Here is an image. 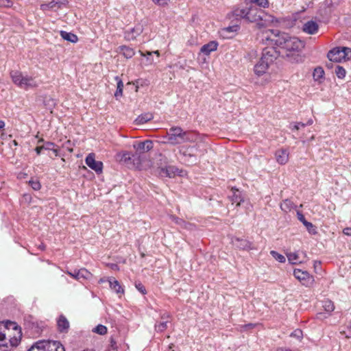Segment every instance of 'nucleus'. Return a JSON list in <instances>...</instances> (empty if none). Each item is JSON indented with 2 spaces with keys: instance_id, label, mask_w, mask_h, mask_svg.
Returning <instances> with one entry per match:
<instances>
[{
  "instance_id": "1",
  "label": "nucleus",
  "mask_w": 351,
  "mask_h": 351,
  "mask_svg": "<svg viewBox=\"0 0 351 351\" xmlns=\"http://www.w3.org/2000/svg\"><path fill=\"white\" fill-rule=\"evenodd\" d=\"M273 38L269 40L279 47L285 53L288 60L291 63H298L303 61L301 55L302 50L304 47V43L296 37H291L285 32H280L278 29L270 30ZM269 40V38H267Z\"/></svg>"
},
{
  "instance_id": "2",
  "label": "nucleus",
  "mask_w": 351,
  "mask_h": 351,
  "mask_svg": "<svg viewBox=\"0 0 351 351\" xmlns=\"http://www.w3.org/2000/svg\"><path fill=\"white\" fill-rule=\"evenodd\" d=\"M232 14L235 17L243 19L247 23H256L259 29L267 27L274 21L271 15L267 14L261 8L252 3L247 5L245 4L244 8L234 9Z\"/></svg>"
},
{
  "instance_id": "3",
  "label": "nucleus",
  "mask_w": 351,
  "mask_h": 351,
  "mask_svg": "<svg viewBox=\"0 0 351 351\" xmlns=\"http://www.w3.org/2000/svg\"><path fill=\"white\" fill-rule=\"evenodd\" d=\"M195 140V134L189 131H184L180 127H171L167 132L168 143L173 145L187 142L192 143Z\"/></svg>"
},
{
  "instance_id": "4",
  "label": "nucleus",
  "mask_w": 351,
  "mask_h": 351,
  "mask_svg": "<svg viewBox=\"0 0 351 351\" xmlns=\"http://www.w3.org/2000/svg\"><path fill=\"white\" fill-rule=\"evenodd\" d=\"M10 75L13 83L22 89L28 90L38 86L34 77L24 75L19 71H11Z\"/></svg>"
},
{
  "instance_id": "5",
  "label": "nucleus",
  "mask_w": 351,
  "mask_h": 351,
  "mask_svg": "<svg viewBox=\"0 0 351 351\" xmlns=\"http://www.w3.org/2000/svg\"><path fill=\"white\" fill-rule=\"evenodd\" d=\"M197 150L195 146L182 145L179 147L180 160L187 166H193L199 162V160L195 152Z\"/></svg>"
},
{
  "instance_id": "6",
  "label": "nucleus",
  "mask_w": 351,
  "mask_h": 351,
  "mask_svg": "<svg viewBox=\"0 0 351 351\" xmlns=\"http://www.w3.org/2000/svg\"><path fill=\"white\" fill-rule=\"evenodd\" d=\"M27 351H65V349L58 341H40L34 343Z\"/></svg>"
},
{
  "instance_id": "7",
  "label": "nucleus",
  "mask_w": 351,
  "mask_h": 351,
  "mask_svg": "<svg viewBox=\"0 0 351 351\" xmlns=\"http://www.w3.org/2000/svg\"><path fill=\"white\" fill-rule=\"evenodd\" d=\"M293 275L303 285L306 287L311 286L314 281L313 276L306 271L295 269L293 271Z\"/></svg>"
},
{
  "instance_id": "8",
  "label": "nucleus",
  "mask_w": 351,
  "mask_h": 351,
  "mask_svg": "<svg viewBox=\"0 0 351 351\" xmlns=\"http://www.w3.org/2000/svg\"><path fill=\"white\" fill-rule=\"evenodd\" d=\"M279 52L277 51L276 48L271 47H265L263 50L261 59L266 62L267 64L271 65L278 57Z\"/></svg>"
},
{
  "instance_id": "9",
  "label": "nucleus",
  "mask_w": 351,
  "mask_h": 351,
  "mask_svg": "<svg viewBox=\"0 0 351 351\" xmlns=\"http://www.w3.org/2000/svg\"><path fill=\"white\" fill-rule=\"evenodd\" d=\"M2 328L4 330H7L8 332H9L10 329L16 331V334L14 336V340L15 341V344H17L18 341L21 339L22 336L21 328L18 326V324L14 322L6 321L5 324L0 323V330H2Z\"/></svg>"
},
{
  "instance_id": "10",
  "label": "nucleus",
  "mask_w": 351,
  "mask_h": 351,
  "mask_svg": "<svg viewBox=\"0 0 351 351\" xmlns=\"http://www.w3.org/2000/svg\"><path fill=\"white\" fill-rule=\"evenodd\" d=\"M95 155L93 153L89 154L86 158V164L97 173L102 172L103 163L101 161L95 160Z\"/></svg>"
},
{
  "instance_id": "11",
  "label": "nucleus",
  "mask_w": 351,
  "mask_h": 351,
  "mask_svg": "<svg viewBox=\"0 0 351 351\" xmlns=\"http://www.w3.org/2000/svg\"><path fill=\"white\" fill-rule=\"evenodd\" d=\"M133 147L136 154H141L150 151L153 148V141L145 140L144 141L135 142Z\"/></svg>"
},
{
  "instance_id": "12",
  "label": "nucleus",
  "mask_w": 351,
  "mask_h": 351,
  "mask_svg": "<svg viewBox=\"0 0 351 351\" xmlns=\"http://www.w3.org/2000/svg\"><path fill=\"white\" fill-rule=\"evenodd\" d=\"M68 3V0H52L48 3L41 4L40 10L43 11H47L49 10H56L66 6Z\"/></svg>"
},
{
  "instance_id": "13",
  "label": "nucleus",
  "mask_w": 351,
  "mask_h": 351,
  "mask_svg": "<svg viewBox=\"0 0 351 351\" xmlns=\"http://www.w3.org/2000/svg\"><path fill=\"white\" fill-rule=\"evenodd\" d=\"M343 47H336L328 53V58L330 62H339L343 60Z\"/></svg>"
},
{
  "instance_id": "14",
  "label": "nucleus",
  "mask_w": 351,
  "mask_h": 351,
  "mask_svg": "<svg viewBox=\"0 0 351 351\" xmlns=\"http://www.w3.org/2000/svg\"><path fill=\"white\" fill-rule=\"evenodd\" d=\"M232 243L239 250H250L254 248L252 246L251 242L244 239L234 238L232 239Z\"/></svg>"
},
{
  "instance_id": "15",
  "label": "nucleus",
  "mask_w": 351,
  "mask_h": 351,
  "mask_svg": "<svg viewBox=\"0 0 351 351\" xmlns=\"http://www.w3.org/2000/svg\"><path fill=\"white\" fill-rule=\"evenodd\" d=\"M55 147H56L55 143H53L52 142H46L41 146H37L35 148V151L38 155H40L41 153V151L43 149L51 150L54 153L55 156H57L58 155V149L55 148Z\"/></svg>"
},
{
  "instance_id": "16",
  "label": "nucleus",
  "mask_w": 351,
  "mask_h": 351,
  "mask_svg": "<svg viewBox=\"0 0 351 351\" xmlns=\"http://www.w3.org/2000/svg\"><path fill=\"white\" fill-rule=\"evenodd\" d=\"M270 65L266 62L263 60L261 58L257 64L254 66V73L258 76H261L265 74Z\"/></svg>"
},
{
  "instance_id": "17",
  "label": "nucleus",
  "mask_w": 351,
  "mask_h": 351,
  "mask_svg": "<svg viewBox=\"0 0 351 351\" xmlns=\"http://www.w3.org/2000/svg\"><path fill=\"white\" fill-rule=\"evenodd\" d=\"M276 161L280 165L286 164L289 160V152L287 149H280L276 152Z\"/></svg>"
},
{
  "instance_id": "18",
  "label": "nucleus",
  "mask_w": 351,
  "mask_h": 351,
  "mask_svg": "<svg viewBox=\"0 0 351 351\" xmlns=\"http://www.w3.org/2000/svg\"><path fill=\"white\" fill-rule=\"evenodd\" d=\"M318 24L313 21H308L303 25L302 30L308 34H315L318 31Z\"/></svg>"
},
{
  "instance_id": "19",
  "label": "nucleus",
  "mask_w": 351,
  "mask_h": 351,
  "mask_svg": "<svg viewBox=\"0 0 351 351\" xmlns=\"http://www.w3.org/2000/svg\"><path fill=\"white\" fill-rule=\"evenodd\" d=\"M218 43L217 41H210L208 43L204 45L201 49L200 52L208 56L211 52L217 50Z\"/></svg>"
},
{
  "instance_id": "20",
  "label": "nucleus",
  "mask_w": 351,
  "mask_h": 351,
  "mask_svg": "<svg viewBox=\"0 0 351 351\" xmlns=\"http://www.w3.org/2000/svg\"><path fill=\"white\" fill-rule=\"evenodd\" d=\"M58 328L60 332H67L69 328V322L65 316L61 315L57 321Z\"/></svg>"
},
{
  "instance_id": "21",
  "label": "nucleus",
  "mask_w": 351,
  "mask_h": 351,
  "mask_svg": "<svg viewBox=\"0 0 351 351\" xmlns=\"http://www.w3.org/2000/svg\"><path fill=\"white\" fill-rule=\"evenodd\" d=\"M132 156H134V155H132ZM116 159L121 163L130 165L132 162V154L128 152H119L117 154Z\"/></svg>"
},
{
  "instance_id": "22",
  "label": "nucleus",
  "mask_w": 351,
  "mask_h": 351,
  "mask_svg": "<svg viewBox=\"0 0 351 351\" xmlns=\"http://www.w3.org/2000/svg\"><path fill=\"white\" fill-rule=\"evenodd\" d=\"M298 219L300 221H301L306 228L307 230L309 233L315 234L317 233V231L313 225L312 223L307 221L305 219V217L303 214H302L300 212L297 213Z\"/></svg>"
},
{
  "instance_id": "23",
  "label": "nucleus",
  "mask_w": 351,
  "mask_h": 351,
  "mask_svg": "<svg viewBox=\"0 0 351 351\" xmlns=\"http://www.w3.org/2000/svg\"><path fill=\"white\" fill-rule=\"evenodd\" d=\"M178 171V169L174 166H168L165 168H162L160 171V175L162 177H173Z\"/></svg>"
},
{
  "instance_id": "24",
  "label": "nucleus",
  "mask_w": 351,
  "mask_h": 351,
  "mask_svg": "<svg viewBox=\"0 0 351 351\" xmlns=\"http://www.w3.org/2000/svg\"><path fill=\"white\" fill-rule=\"evenodd\" d=\"M108 281L110 284V287L113 289L117 293H123L124 290L120 285L119 282L114 278H108Z\"/></svg>"
},
{
  "instance_id": "25",
  "label": "nucleus",
  "mask_w": 351,
  "mask_h": 351,
  "mask_svg": "<svg viewBox=\"0 0 351 351\" xmlns=\"http://www.w3.org/2000/svg\"><path fill=\"white\" fill-rule=\"evenodd\" d=\"M60 34L64 40L69 41L72 43H75L78 40L77 35L73 33L67 32L66 31H60Z\"/></svg>"
},
{
  "instance_id": "26",
  "label": "nucleus",
  "mask_w": 351,
  "mask_h": 351,
  "mask_svg": "<svg viewBox=\"0 0 351 351\" xmlns=\"http://www.w3.org/2000/svg\"><path fill=\"white\" fill-rule=\"evenodd\" d=\"M232 195L230 197L232 204L236 203L237 206H239L243 199L241 195V192L234 188L232 189Z\"/></svg>"
},
{
  "instance_id": "27",
  "label": "nucleus",
  "mask_w": 351,
  "mask_h": 351,
  "mask_svg": "<svg viewBox=\"0 0 351 351\" xmlns=\"http://www.w3.org/2000/svg\"><path fill=\"white\" fill-rule=\"evenodd\" d=\"M76 274L78 276V280H88L92 277V274L85 268L78 269Z\"/></svg>"
},
{
  "instance_id": "28",
  "label": "nucleus",
  "mask_w": 351,
  "mask_h": 351,
  "mask_svg": "<svg viewBox=\"0 0 351 351\" xmlns=\"http://www.w3.org/2000/svg\"><path fill=\"white\" fill-rule=\"evenodd\" d=\"M245 3L247 5L248 4L256 5L258 8H267L269 6L268 0H245Z\"/></svg>"
},
{
  "instance_id": "29",
  "label": "nucleus",
  "mask_w": 351,
  "mask_h": 351,
  "mask_svg": "<svg viewBox=\"0 0 351 351\" xmlns=\"http://www.w3.org/2000/svg\"><path fill=\"white\" fill-rule=\"evenodd\" d=\"M154 118L152 114L151 113H145L139 115L135 120L136 124H143L147 123V121L152 120Z\"/></svg>"
},
{
  "instance_id": "30",
  "label": "nucleus",
  "mask_w": 351,
  "mask_h": 351,
  "mask_svg": "<svg viewBox=\"0 0 351 351\" xmlns=\"http://www.w3.org/2000/svg\"><path fill=\"white\" fill-rule=\"evenodd\" d=\"M120 52L126 58H131L134 55V51L132 48H130L127 46H121L120 47Z\"/></svg>"
},
{
  "instance_id": "31",
  "label": "nucleus",
  "mask_w": 351,
  "mask_h": 351,
  "mask_svg": "<svg viewBox=\"0 0 351 351\" xmlns=\"http://www.w3.org/2000/svg\"><path fill=\"white\" fill-rule=\"evenodd\" d=\"M115 80L117 82V90L114 93V97L118 98L119 97H121L123 94V83L122 80L118 77H115Z\"/></svg>"
},
{
  "instance_id": "32",
  "label": "nucleus",
  "mask_w": 351,
  "mask_h": 351,
  "mask_svg": "<svg viewBox=\"0 0 351 351\" xmlns=\"http://www.w3.org/2000/svg\"><path fill=\"white\" fill-rule=\"evenodd\" d=\"M168 322H169V320H165V321H161L160 322L156 323V324H155L156 331L160 332L165 331L167 328Z\"/></svg>"
},
{
  "instance_id": "33",
  "label": "nucleus",
  "mask_w": 351,
  "mask_h": 351,
  "mask_svg": "<svg viewBox=\"0 0 351 351\" xmlns=\"http://www.w3.org/2000/svg\"><path fill=\"white\" fill-rule=\"evenodd\" d=\"M293 207V203L289 199H285L283 201V202L280 204V208L282 210L285 212L290 211Z\"/></svg>"
},
{
  "instance_id": "34",
  "label": "nucleus",
  "mask_w": 351,
  "mask_h": 351,
  "mask_svg": "<svg viewBox=\"0 0 351 351\" xmlns=\"http://www.w3.org/2000/svg\"><path fill=\"white\" fill-rule=\"evenodd\" d=\"M335 73L339 78L343 79L346 76V71L343 67L339 65H336L335 68Z\"/></svg>"
},
{
  "instance_id": "35",
  "label": "nucleus",
  "mask_w": 351,
  "mask_h": 351,
  "mask_svg": "<svg viewBox=\"0 0 351 351\" xmlns=\"http://www.w3.org/2000/svg\"><path fill=\"white\" fill-rule=\"evenodd\" d=\"M324 75V71L322 67L319 66L314 69L313 77L315 80H317L322 78Z\"/></svg>"
},
{
  "instance_id": "36",
  "label": "nucleus",
  "mask_w": 351,
  "mask_h": 351,
  "mask_svg": "<svg viewBox=\"0 0 351 351\" xmlns=\"http://www.w3.org/2000/svg\"><path fill=\"white\" fill-rule=\"evenodd\" d=\"M170 219H171L172 221H173L175 223L182 226V227H184V228H186V226H187V223L184 221L183 219L178 217H176L174 215H171L170 216Z\"/></svg>"
},
{
  "instance_id": "37",
  "label": "nucleus",
  "mask_w": 351,
  "mask_h": 351,
  "mask_svg": "<svg viewBox=\"0 0 351 351\" xmlns=\"http://www.w3.org/2000/svg\"><path fill=\"white\" fill-rule=\"evenodd\" d=\"M270 254L276 261H278L280 263H285L286 261V258L283 255L279 254L278 252L274 250H271L270 252Z\"/></svg>"
},
{
  "instance_id": "38",
  "label": "nucleus",
  "mask_w": 351,
  "mask_h": 351,
  "mask_svg": "<svg viewBox=\"0 0 351 351\" xmlns=\"http://www.w3.org/2000/svg\"><path fill=\"white\" fill-rule=\"evenodd\" d=\"M93 332L99 334V335H105L107 333V328L101 324L97 326L93 330Z\"/></svg>"
},
{
  "instance_id": "39",
  "label": "nucleus",
  "mask_w": 351,
  "mask_h": 351,
  "mask_svg": "<svg viewBox=\"0 0 351 351\" xmlns=\"http://www.w3.org/2000/svg\"><path fill=\"white\" fill-rule=\"evenodd\" d=\"M132 32L135 35L136 38L143 32V27L141 24L136 25L134 27L130 29Z\"/></svg>"
},
{
  "instance_id": "40",
  "label": "nucleus",
  "mask_w": 351,
  "mask_h": 351,
  "mask_svg": "<svg viewBox=\"0 0 351 351\" xmlns=\"http://www.w3.org/2000/svg\"><path fill=\"white\" fill-rule=\"evenodd\" d=\"M323 307L324 308V310L327 312H332L335 309L334 304L332 301L330 300H326L324 302Z\"/></svg>"
},
{
  "instance_id": "41",
  "label": "nucleus",
  "mask_w": 351,
  "mask_h": 351,
  "mask_svg": "<svg viewBox=\"0 0 351 351\" xmlns=\"http://www.w3.org/2000/svg\"><path fill=\"white\" fill-rule=\"evenodd\" d=\"M343 60H349L351 59V49L348 47H343Z\"/></svg>"
},
{
  "instance_id": "42",
  "label": "nucleus",
  "mask_w": 351,
  "mask_h": 351,
  "mask_svg": "<svg viewBox=\"0 0 351 351\" xmlns=\"http://www.w3.org/2000/svg\"><path fill=\"white\" fill-rule=\"evenodd\" d=\"M289 261L292 264H295L298 259V256L295 253H289L287 254Z\"/></svg>"
},
{
  "instance_id": "43",
  "label": "nucleus",
  "mask_w": 351,
  "mask_h": 351,
  "mask_svg": "<svg viewBox=\"0 0 351 351\" xmlns=\"http://www.w3.org/2000/svg\"><path fill=\"white\" fill-rule=\"evenodd\" d=\"M12 5L11 0H0V8H11Z\"/></svg>"
},
{
  "instance_id": "44",
  "label": "nucleus",
  "mask_w": 351,
  "mask_h": 351,
  "mask_svg": "<svg viewBox=\"0 0 351 351\" xmlns=\"http://www.w3.org/2000/svg\"><path fill=\"white\" fill-rule=\"evenodd\" d=\"M29 184L32 187V189L35 191L39 190L41 187L40 182L37 180H30Z\"/></svg>"
},
{
  "instance_id": "45",
  "label": "nucleus",
  "mask_w": 351,
  "mask_h": 351,
  "mask_svg": "<svg viewBox=\"0 0 351 351\" xmlns=\"http://www.w3.org/2000/svg\"><path fill=\"white\" fill-rule=\"evenodd\" d=\"M125 38L128 40H133L136 39V36L130 29L125 32Z\"/></svg>"
},
{
  "instance_id": "46",
  "label": "nucleus",
  "mask_w": 351,
  "mask_h": 351,
  "mask_svg": "<svg viewBox=\"0 0 351 351\" xmlns=\"http://www.w3.org/2000/svg\"><path fill=\"white\" fill-rule=\"evenodd\" d=\"M291 336L300 339L302 337V331L300 329H296L291 334Z\"/></svg>"
},
{
  "instance_id": "47",
  "label": "nucleus",
  "mask_w": 351,
  "mask_h": 351,
  "mask_svg": "<svg viewBox=\"0 0 351 351\" xmlns=\"http://www.w3.org/2000/svg\"><path fill=\"white\" fill-rule=\"evenodd\" d=\"M135 287L141 293L145 294L147 293L145 287L142 285V283L136 282Z\"/></svg>"
},
{
  "instance_id": "48",
  "label": "nucleus",
  "mask_w": 351,
  "mask_h": 351,
  "mask_svg": "<svg viewBox=\"0 0 351 351\" xmlns=\"http://www.w3.org/2000/svg\"><path fill=\"white\" fill-rule=\"evenodd\" d=\"M152 1L158 5L164 6L168 4L169 0H152Z\"/></svg>"
},
{
  "instance_id": "49",
  "label": "nucleus",
  "mask_w": 351,
  "mask_h": 351,
  "mask_svg": "<svg viewBox=\"0 0 351 351\" xmlns=\"http://www.w3.org/2000/svg\"><path fill=\"white\" fill-rule=\"evenodd\" d=\"M170 318H171V315L168 313H164L160 316V319H161L162 321H165V320H169V321Z\"/></svg>"
},
{
  "instance_id": "50",
  "label": "nucleus",
  "mask_w": 351,
  "mask_h": 351,
  "mask_svg": "<svg viewBox=\"0 0 351 351\" xmlns=\"http://www.w3.org/2000/svg\"><path fill=\"white\" fill-rule=\"evenodd\" d=\"M5 330L4 329L3 331L0 330V342H3L6 339L7 334L5 332Z\"/></svg>"
},
{
  "instance_id": "51",
  "label": "nucleus",
  "mask_w": 351,
  "mask_h": 351,
  "mask_svg": "<svg viewBox=\"0 0 351 351\" xmlns=\"http://www.w3.org/2000/svg\"><path fill=\"white\" fill-rule=\"evenodd\" d=\"M300 122L293 123L291 124V126L290 128L292 130H298L300 129Z\"/></svg>"
},
{
  "instance_id": "52",
  "label": "nucleus",
  "mask_w": 351,
  "mask_h": 351,
  "mask_svg": "<svg viewBox=\"0 0 351 351\" xmlns=\"http://www.w3.org/2000/svg\"><path fill=\"white\" fill-rule=\"evenodd\" d=\"M77 272V270L75 269L73 272L67 271L66 274H68L69 276L78 280V276H77L76 274Z\"/></svg>"
},
{
  "instance_id": "53",
  "label": "nucleus",
  "mask_w": 351,
  "mask_h": 351,
  "mask_svg": "<svg viewBox=\"0 0 351 351\" xmlns=\"http://www.w3.org/2000/svg\"><path fill=\"white\" fill-rule=\"evenodd\" d=\"M139 53H141V56L146 57V56H152L153 54V51H146L145 52H143L142 51H139Z\"/></svg>"
},
{
  "instance_id": "54",
  "label": "nucleus",
  "mask_w": 351,
  "mask_h": 351,
  "mask_svg": "<svg viewBox=\"0 0 351 351\" xmlns=\"http://www.w3.org/2000/svg\"><path fill=\"white\" fill-rule=\"evenodd\" d=\"M343 232L347 236H351V228H346L343 229Z\"/></svg>"
},
{
  "instance_id": "55",
  "label": "nucleus",
  "mask_w": 351,
  "mask_h": 351,
  "mask_svg": "<svg viewBox=\"0 0 351 351\" xmlns=\"http://www.w3.org/2000/svg\"><path fill=\"white\" fill-rule=\"evenodd\" d=\"M238 29V26H231V27H227V31L228 32H233V31H237Z\"/></svg>"
},
{
  "instance_id": "56",
  "label": "nucleus",
  "mask_w": 351,
  "mask_h": 351,
  "mask_svg": "<svg viewBox=\"0 0 351 351\" xmlns=\"http://www.w3.org/2000/svg\"><path fill=\"white\" fill-rule=\"evenodd\" d=\"M110 267L113 270H118L119 269V266L117 264H112Z\"/></svg>"
},
{
  "instance_id": "57",
  "label": "nucleus",
  "mask_w": 351,
  "mask_h": 351,
  "mask_svg": "<svg viewBox=\"0 0 351 351\" xmlns=\"http://www.w3.org/2000/svg\"><path fill=\"white\" fill-rule=\"evenodd\" d=\"M108 351H117V347L114 344H112L111 348L108 349Z\"/></svg>"
},
{
  "instance_id": "58",
  "label": "nucleus",
  "mask_w": 351,
  "mask_h": 351,
  "mask_svg": "<svg viewBox=\"0 0 351 351\" xmlns=\"http://www.w3.org/2000/svg\"><path fill=\"white\" fill-rule=\"evenodd\" d=\"M5 125V123L3 121L0 120V130L3 129Z\"/></svg>"
},
{
  "instance_id": "59",
  "label": "nucleus",
  "mask_w": 351,
  "mask_h": 351,
  "mask_svg": "<svg viewBox=\"0 0 351 351\" xmlns=\"http://www.w3.org/2000/svg\"><path fill=\"white\" fill-rule=\"evenodd\" d=\"M146 57H147V61L149 62V64H152L154 62V60L151 58V56H146Z\"/></svg>"
},
{
  "instance_id": "60",
  "label": "nucleus",
  "mask_w": 351,
  "mask_h": 351,
  "mask_svg": "<svg viewBox=\"0 0 351 351\" xmlns=\"http://www.w3.org/2000/svg\"><path fill=\"white\" fill-rule=\"evenodd\" d=\"M332 4H338L340 2V0H330Z\"/></svg>"
},
{
  "instance_id": "61",
  "label": "nucleus",
  "mask_w": 351,
  "mask_h": 351,
  "mask_svg": "<svg viewBox=\"0 0 351 351\" xmlns=\"http://www.w3.org/2000/svg\"><path fill=\"white\" fill-rule=\"evenodd\" d=\"M313 123V120L312 119H309L307 123H306V125H312Z\"/></svg>"
},
{
  "instance_id": "62",
  "label": "nucleus",
  "mask_w": 351,
  "mask_h": 351,
  "mask_svg": "<svg viewBox=\"0 0 351 351\" xmlns=\"http://www.w3.org/2000/svg\"><path fill=\"white\" fill-rule=\"evenodd\" d=\"M153 53L156 54L158 57L160 56V52L158 50L153 51Z\"/></svg>"
},
{
  "instance_id": "63",
  "label": "nucleus",
  "mask_w": 351,
  "mask_h": 351,
  "mask_svg": "<svg viewBox=\"0 0 351 351\" xmlns=\"http://www.w3.org/2000/svg\"><path fill=\"white\" fill-rule=\"evenodd\" d=\"M254 326V325L252 324H249L245 326L246 328H251Z\"/></svg>"
},
{
  "instance_id": "64",
  "label": "nucleus",
  "mask_w": 351,
  "mask_h": 351,
  "mask_svg": "<svg viewBox=\"0 0 351 351\" xmlns=\"http://www.w3.org/2000/svg\"><path fill=\"white\" fill-rule=\"evenodd\" d=\"M305 125H306V123H303L300 122V128H304V127H305Z\"/></svg>"
}]
</instances>
